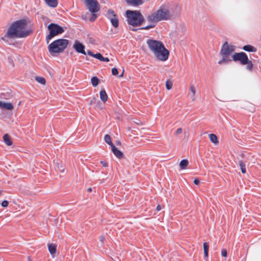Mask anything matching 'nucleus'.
Returning a JSON list of instances; mask_svg holds the SVG:
<instances>
[{
	"label": "nucleus",
	"instance_id": "obj_20",
	"mask_svg": "<svg viewBox=\"0 0 261 261\" xmlns=\"http://www.w3.org/2000/svg\"><path fill=\"white\" fill-rule=\"evenodd\" d=\"M243 49L246 51L256 52V49L250 45H246L243 46Z\"/></svg>",
	"mask_w": 261,
	"mask_h": 261
},
{
	"label": "nucleus",
	"instance_id": "obj_18",
	"mask_svg": "<svg viewBox=\"0 0 261 261\" xmlns=\"http://www.w3.org/2000/svg\"><path fill=\"white\" fill-rule=\"evenodd\" d=\"M94 58L103 62H109V59L107 57H103L100 53H97L95 54Z\"/></svg>",
	"mask_w": 261,
	"mask_h": 261
},
{
	"label": "nucleus",
	"instance_id": "obj_27",
	"mask_svg": "<svg viewBox=\"0 0 261 261\" xmlns=\"http://www.w3.org/2000/svg\"><path fill=\"white\" fill-rule=\"evenodd\" d=\"M35 80H36V81L37 82H38L39 83H40L41 84L45 85V83H46V80L43 77H41V76H36L35 77Z\"/></svg>",
	"mask_w": 261,
	"mask_h": 261
},
{
	"label": "nucleus",
	"instance_id": "obj_36",
	"mask_svg": "<svg viewBox=\"0 0 261 261\" xmlns=\"http://www.w3.org/2000/svg\"><path fill=\"white\" fill-rule=\"evenodd\" d=\"M153 27H154V25H149L145 27L140 28V29L149 30V29L153 28Z\"/></svg>",
	"mask_w": 261,
	"mask_h": 261
},
{
	"label": "nucleus",
	"instance_id": "obj_44",
	"mask_svg": "<svg viewBox=\"0 0 261 261\" xmlns=\"http://www.w3.org/2000/svg\"><path fill=\"white\" fill-rule=\"evenodd\" d=\"M124 70L123 71V72L119 75V77H122L123 75Z\"/></svg>",
	"mask_w": 261,
	"mask_h": 261
},
{
	"label": "nucleus",
	"instance_id": "obj_49",
	"mask_svg": "<svg viewBox=\"0 0 261 261\" xmlns=\"http://www.w3.org/2000/svg\"><path fill=\"white\" fill-rule=\"evenodd\" d=\"M30 257H28V260H30Z\"/></svg>",
	"mask_w": 261,
	"mask_h": 261
},
{
	"label": "nucleus",
	"instance_id": "obj_4",
	"mask_svg": "<svg viewBox=\"0 0 261 261\" xmlns=\"http://www.w3.org/2000/svg\"><path fill=\"white\" fill-rule=\"evenodd\" d=\"M127 22L133 27L140 26L144 21V18L139 11L127 10L126 11Z\"/></svg>",
	"mask_w": 261,
	"mask_h": 261
},
{
	"label": "nucleus",
	"instance_id": "obj_26",
	"mask_svg": "<svg viewBox=\"0 0 261 261\" xmlns=\"http://www.w3.org/2000/svg\"><path fill=\"white\" fill-rule=\"evenodd\" d=\"M104 139L105 142L110 145L111 147H112L113 145H114L113 143L111 141V139L110 136L109 135H106L104 137Z\"/></svg>",
	"mask_w": 261,
	"mask_h": 261
},
{
	"label": "nucleus",
	"instance_id": "obj_3",
	"mask_svg": "<svg viewBox=\"0 0 261 261\" xmlns=\"http://www.w3.org/2000/svg\"><path fill=\"white\" fill-rule=\"evenodd\" d=\"M147 44L149 49L158 60L165 61L168 59L169 51L165 47L162 42L153 39H148L147 41Z\"/></svg>",
	"mask_w": 261,
	"mask_h": 261
},
{
	"label": "nucleus",
	"instance_id": "obj_6",
	"mask_svg": "<svg viewBox=\"0 0 261 261\" xmlns=\"http://www.w3.org/2000/svg\"><path fill=\"white\" fill-rule=\"evenodd\" d=\"M47 29L49 33L46 37L47 43H48L49 41L54 37L63 33L64 31V29L62 27L54 23L49 24L47 27Z\"/></svg>",
	"mask_w": 261,
	"mask_h": 261
},
{
	"label": "nucleus",
	"instance_id": "obj_40",
	"mask_svg": "<svg viewBox=\"0 0 261 261\" xmlns=\"http://www.w3.org/2000/svg\"><path fill=\"white\" fill-rule=\"evenodd\" d=\"M100 163L103 166L107 167V164L104 161H101Z\"/></svg>",
	"mask_w": 261,
	"mask_h": 261
},
{
	"label": "nucleus",
	"instance_id": "obj_5",
	"mask_svg": "<svg viewBox=\"0 0 261 261\" xmlns=\"http://www.w3.org/2000/svg\"><path fill=\"white\" fill-rule=\"evenodd\" d=\"M234 61H239L242 65H247V69L251 71L253 68V64L249 60L246 54L244 52L236 53L232 56Z\"/></svg>",
	"mask_w": 261,
	"mask_h": 261
},
{
	"label": "nucleus",
	"instance_id": "obj_1",
	"mask_svg": "<svg viewBox=\"0 0 261 261\" xmlns=\"http://www.w3.org/2000/svg\"><path fill=\"white\" fill-rule=\"evenodd\" d=\"M32 31L27 29V23L24 19L17 20L12 23L8 29L4 37L2 38L4 41L6 38H24L29 36Z\"/></svg>",
	"mask_w": 261,
	"mask_h": 261
},
{
	"label": "nucleus",
	"instance_id": "obj_46",
	"mask_svg": "<svg viewBox=\"0 0 261 261\" xmlns=\"http://www.w3.org/2000/svg\"><path fill=\"white\" fill-rule=\"evenodd\" d=\"M89 42L91 43H94V41L92 40H90Z\"/></svg>",
	"mask_w": 261,
	"mask_h": 261
},
{
	"label": "nucleus",
	"instance_id": "obj_45",
	"mask_svg": "<svg viewBox=\"0 0 261 261\" xmlns=\"http://www.w3.org/2000/svg\"><path fill=\"white\" fill-rule=\"evenodd\" d=\"M88 191L89 192H91L92 191V189L91 188H89L88 189Z\"/></svg>",
	"mask_w": 261,
	"mask_h": 261
},
{
	"label": "nucleus",
	"instance_id": "obj_39",
	"mask_svg": "<svg viewBox=\"0 0 261 261\" xmlns=\"http://www.w3.org/2000/svg\"><path fill=\"white\" fill-rule=\"evenodd\" d=\"M194 183L195 185H198L199 184V180L198 179H195L194 180Z\"/></svg>",
	"mask_w": 261,
	"mask_h": 261
},
{
	"label": "nucleus",
	"instance_id": "obj_13",
	"mask_svg": "<svg viewBox=\"0 0 261 261\" xmlns=\"http://www.w3.org/2000/svg\"><path fill=\"white\" fill-rule=\"evenodd\" d=\"M126 3L131 6L137 7L142 5L144 3L143 0H125Z\"/></svg>",
	"mask_w": 261,
	"mask_h": 261
},
{
	"label": "nucleus",
	"instance_id": "obj_38",
	"mask_svg": "<svg viewBox=\"0 0 261 261\" xmlns=\"http://www.w3.org/2000/svg\"><path fill=\"white\" fill-rule=\"evenodd\" d=\"M87 53H88V54L89 56H90L93 57H94V58L95 54H93V53H92V51H91L90 50H88L87 51Z\"/></svg>",
	"mask_w": 261,
	"mask_h": 261
},
{
	"label": "nucleus",
	"instance_id": "obj_32",
	"mask_svg": "<svg viewBox=\"0 0 261 261\" xmlns=\"http://www.w3.org/2000/svg\"><path fill=\"white\" fill-rule=\"evenodd\" d=\"M112 73L113 75H117L118 74V70L116 68H113L112 69Z\"/></svg>",
	"mask_w": 261,
	"mask_h": 261
},
{
	"label": "nucleus",
	"instance_id": "obj_30",
	"mask_svg": "<svg viewBox=\"0 0 261 261\" xmlns=\"http://www.w3.org/2000/svg\"><path fill=\"white\" fill-rule=\"evenodd\" d=\"M96 13H91V16L89 18L90 21H94L97 17V15L95 14Z\"/></svg>",
	"mask_w": 261,
	"mask_h": 261
},
{
	"label": "nucleus",
	"instance_id": "obj_2",
	"mask_svg": "<svg viewBox=\"0 0 261 261\" xmlns=\"http://www.w3.org/2000/svg\"><path fill=\"white\" fill-rule=\"evenodd\" d=\"M173 13L170 5L166 3L162 5L158 10L149 15L147 19L151 22H157L172 19L176 17Z\"/></svg>",
	"mask_w": 261,
	"mask_h": 261
},
{
	"label": "nucleus",
	"instance_id": "obj_42",
	"mask_svg": "<svg viewBox=\"0 0 261 261\" xmlns=\"http://www.w3.org/2000/svg\"><path fill=\"white\" fill-rule=\"evenodd\" d=\"M104 240H105V238H104L103 237H101L100 238V241H101V242H103V241H104Z\"/></svg>",
	"mask_w": 261,
	"mask_h": 261
},
{
	"label": "nucleus",
	"instance_id": "obj_7",
	"mask_svg": "<svg viewBox=\"0 0 261 261\" xmlns=\"http://www.w3.org/2000/svg\"><path fill=\"white\" fill-rule=\"evenodd\" d=\"M48 48L51 54L63 51L65 48V39H58L54 41L48 45Z\"/></svg>",
	"mask_w": 261,
	"mask_h": 261
},
{
	"label": "nucleus",
	"instance_id": "obj_14",
	"mask_svg": "<svg viewBox=\"0 0 261 261\" xmlns=\"http://www.w3.org/2000/svg\"><path fill=\"white\" fill-rule=\"evenodd\" d=\"M112 151L115 155L119 159H120L123 156V153L121 151L118 150L117 147L114 145L112 147Z\"/></svg>",
	"mask_w": 261,
	"mask_h": 261
},
{
	"label": "nucleus",
	"instance_id": "obj_22",
	"mask_svg": "<svg viewBox=\"0 0 261 261\" xmlns=\"http://www.w3.org/2000/svg\"><path fill=\"white\" fill-rule=\"evenodd\" d=\"M209 138L211 141L214 144H218V140L217 136L215 134H211L209 135Z\"/></svg>",
	"mask_w": 261,
	"mask_h": 261
},
{
	"label": "nucleus",
	"instance_id": "obj_10",
	"mask_svg": "<svg viewBox=\"0 0 261 261\" xmlns=\"http://www.w3.org/2000/svg\"><path fill=\"white\" fill-rule=\"evenodd\" d=\"M234 50V47L229 45L227 42H225L222 45L221 50V55H230Z\"/></svg>",
	"mask_w": 261,
	"mask_h": 261
},
{
	"label": "nucleus",
	"instance_id": "obj_28",
	"mask_svg": "<svg viewBox=\"0 0 261 261\" xmlns=\"http://www.w3.org/2000/svg\"><path fill=\"white\" fill-rule=\"evenodd\" d=\"M91 84L93 87H96L98 85L99 80L98 79L96 76H93L91 78Z\"/></svg>",
	"mask_w": 261,
	"mask_h": 261
},
{
	"label": "nucleus",
	"instance_id": "obj_33",
	"mask_svg": "<svg viewBox=\"0 0 261 261\" xmlns=\"http://www.w3.org/2000/svg\"><path fill=\"white\" fill-rule=\"evenodd\" d=\"M9 202L7 200H4L2 202V206L4 207H6L8 206Z\"/></svg>",
	"mask_w": 261,
	"mask_h": 261
},
{
	"label": "nucleus",
	"instance_id": "obj_15",
	"mask_svg": "<svg viewBox=\"0 0 261 261\" xmlns=\"http://www.w3.org/2000/svg\"><path fill=\"white\" fill-rule=\"evenodd\" d=\"M48 248L50 254L54 257L56 252V246L54 244H48Z\"/></svg>",
	"mask_w": 261,
	"mask_h": 261
},
{
	"label": "nucleus",
	"instance_id": "obj_25",
	"mask_svg": "<svg viewBox=\"0 0 261 261\" xmlns=\"http://www.w3.org/2000/svg\"><path fill=\"white\" fill-rule=\"evenodd\" d=\"M190 90L192 93V95L191 96V98L192 99V101H194L195 100V93H196V90L193 85H191L190 87Z\"/></svg>",
	"mask_w": 261,
	"mask_h": 261
},
{
	"label": "nucleus",
	"instance_id": "obj_23",
	"mask_svg": "<svg viewBox=\"0 0 261 261\" xmlns=\"http://www.w3.org/2000/svg\"><path fill=\"white\" fill-rule=\"evenodd\" d=\"M203 245L204 258H207L208 257L209 245H208V244L206 242H204L203 243Z\"/></svg>",
	"mask_w": 261,
	"mask_h": 261
},
{
	"label": "nucleus",
	"instance_id": "obj_9",
	"mask_svg": "<svg viewBox=\"0 0 261 261\" xmlns=\"http://www.w3.org/2000/svg\"><path fill=\"white\" fill-rule=\"evenodd\" d=\"M89 11L91 13H96L99 9V5L97 0H84Z\"/></svg>",
	"mask_w": 261,
	"mask_h": 261
},
{
	"label": "nucleus",
	"instance_id": "obj_24",
	"mask_svg": "<svg viewBox=\"0 0 261 261\" xmlns=\"http://www.w3.org/2000/svg\"><path fill=\"white\" fill-rule=\"evenodd\" d=\"M189 162L186 159L182 160L179 163V167L181 169H185L188 165Z\"/></svg>",
	"mask_w": 261,
	"mask_h": 261
},
{
	"label": "nucleus",
	"instance_id": "obj_29",
	"mask_svg": "<svg viewBox=\"0 0 261 261\" xmlns=\"http://www.w3.org/2000/svg\"><path fill=\"white\" fill-rule=\"evenodd\" d=\"M239 165L241 168V171L243 173H245L246 172L245 164L242 161H239Z\"/></svg>",
	"mask_w": 261,
	"mask_h": 261
},
{
	"label": "nucleus",
	"instance_id": "obj_16",
	"mask_svg": "<svg viewBox=\"0 0 261 261\" xmlns=\"http://www.w3.org/2000/svg\"><path fill=\"white\" fill-rule=\"evenodd\" d=\"M222 56V59L218 61L219 64H222L223 63H228L231 61V59L229 58V55H221Z\"/></svg>",
	"mask_w": 261,
	"mask_h": 261
},
{
	"label": "nucleus",
	"instance_id": "obj_35",
	"mask_svg": "<svg viewBox=\"0 0 261 261\" xmlns=\"http://www.w3.org/2000/svg\"><path fill=\"white\" fill-rule=\"evenodd\" d=\"M227 250L225 249H223L221 251V255L222 256H224V257H226L227 256Z\"/></svg>",
	"mask_w": 261,
	"mask_h": 261
},
{
	"label": "nucleus",
	"instance_id": "obj_47",
	"mask_svg": "<svg viewBox=\"0 0 261 261\" xmlns=\"http://www.w3.org/2000/svg\"><path fill=\"white\" fill-rule=\"evenodd\" d=\"M2 193H3V191L0 190V196H1V195L2 194Z\"/></svg>",
	"mask_w": 261,
	"mask_h": 261
},
{
	"label": "nucleus",
	"instance_id": "obj_34",
	"mask_svg": "<svg viewBox=\"0 0 261 261\" xmlns=\"http://www.w3.org/2000/svg\"><path fill=\"white\" fill-rule=\"evenodd\" d=\"M57 167L60 171H61L62 172H64V167L60 165L59 163L57 164Z\"/></svg>",
	"mask_w": 261,
	"mask_h": 261
},
{
	"label": "nucleus",
	"instance_id": "obj_48",
	"mask_svg": "<svg viewBox=\"0 0 261 261\" xmlns=\"http://www.w3.org/2000/svg\"><path fill=\"white\" fill-rule=\"evenodd\" d=\"M68 40L66 39V45L68 44Z\"/></svg>",
	"mask_w": 261,
	"mask_h": 261
},
{
	"label": "nucleus",
	"instance_id": "obj_19",
	"mask_svg": "<svg viewBox=\"0 0 261 261\" xmlns=\"http://www.w3.org/2000/svg\"><path fill=\"white\" fill-rule=\"evenodd\" d=\"M3 140L6 144L8 146H10L12 144L11 138L8 134H6L4 135Z\"/></svg>",
	"mask_w": 261,
	"mask_h": 261
},
{
	"label": "nucleus",
	"instance_id": "obj_31",
	"mask_svg": "<svg viewBox=\"0 0 261 261\" xmlns=\"http://www.w3.org/2000/svg\"><path fill=\"white\" fill-rule=\"evenodd\" d=\"M166 87L167 89L170 90L172 87V83L171 81H167L166 83Z\"/></svg>",
	"mask_w": 261,
	"mask_h": 261
},
{
	"label": "nucleus",
	"instance_id": "obj_17",
	"mask_svg": "<svg viewBox=\"0 0 261 261\" xmlns=\"http://www.w3.org/2000/svg\"><path fill=\"white\" fill-rule=\"evenodd\" d=\"M44 1L50 7L55 8L58 5V0H44Z\"/></svg>",
	"mask_w": 261,
	"mask_h": 261
},
{
	"label": "nucleus",
	"instance_id": "obj_21",
	"mask_svg": "<svg viewBox=\"0 0 261 261\" xmlns=\"http://www.w3.org/2000/svg\"><path fill=\"white\" fill-rule=\"evenodd\" d=\"M100 98L103 102H106L108 99L107 94L105 90L100 91Z\"/></svg>",
	"mask_w": 261,
	"mask_h": 261
},
{
	"label": "nucleus",
	"instance_id": "obj_12",
	"mask_svg": "<svg viewBox=\"0 0 261 261\" xmlns=\"http://www.w3.org/2000/svg\"><path fill=\"white\" fill-rule=\"evenodd\" d=\"M0 108L7 110H12L14 109L12 103L3 101H0Z\"/></svg>",
	"mask_w": 261,
	"mask_h": 261
},
{
	"label": "nucleus",
	"instance_id": "obj_41",
	"mask_svg": "<svg viewBox=\"0 0 261 261\" xmlns=\"http://www.w3.org/2000/svg\"><path fill=\"white\" fill-rule=\"evenodd\" d=\"M161 210V206L160 205H158L156 207V210L159 211Z\"/></svg>",
	"mask_w": 261,
	"mask_h": 261
},
{
	"label": "nucleus",
	"instance_id": "obj_8",
	"mask_svg": "<svg viewBox=\"0 0 261 261\" xmlns=\"http://www.w3.org/2000/svg\"><path fill=\"white\" fill-rule=\"evenodd\" d=\"M108 19L110 20L112 25L115 28L119 26V19L114 11L111 9H109L106 15Z\"/></svg>",
	"mask_w": 261,
	"mask_h": 261
},
{
	"label": "nucleus",
	"instance_id": "obj_37",
	"mask_svg": "<svg viewBox=\"0 0 261 261\" xmlns=\"http://www.w3.org/2000/svg\"><path fill=\"white\" fill-rule=\"evenodd\" d=\"M182 129L181 128H178L176 131V134H180L182 133Z\"/></svg>",
	"mask_w": 261,
	"mask_h": 261
},
{
	"label": "nucleus",
	"instance_id": "obj_11",
	"mask_svg": "<svg viewBox=\"0 0 261 261\" xmlns=\"http://www.w3.org/2000/svg\"><path fill=\"white\" fill-rule=\"evenodd\" d=\"M73 47L77 53L85 55H86V53L85 51V46L82 43L80 42L79 41L75 40L74 41Z\"/></svg>",
	"mask_w": 261,
	"mask_h": 261
},
{
	"label": "nucleus",
	"instance_id": "obj_43",
	"mask_svg": "<svg viewBox=\"0 0 261 261\" xmlns=\"http://www.w3.org/2000/svg\"><path fill=\"white\" fill-rule=\"evenodd\" d=\"M130 29L133 31H136L138 29H135V28H130Z\"/></svg>",
	"mask_w": 261,
	"mask_h": 261
}]
</instances>
